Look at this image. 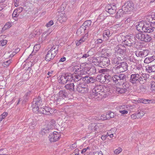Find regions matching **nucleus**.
<instances>
[{"label": "nucleus", "mask_w": 155, "mask_h": 155, "mask_svg": "<svg viewBox=\"0 0 155 155\" xmlns=\"http://www.w3.org/2000/svg\"><path fill=\"white\" fill-rule=\"evenodd\" d=\"M149 77V74L142 73V71L136 72L135 74L131 75L130 82L133 84H136L138 83L143 84L148 81Z\"/></svg>", "instance_id": "f257e3e1"}, {"label": "nucleus", "mask_w": 155, "mask_h": 155, "mask_svg": "<svg viewBox=\"0 0 155 155\" xmlns=\"http://www.w3.org/2000/svg\"><path fill=\"white\" fill-rule=\"evenodd\" d=\"M84 77L78 74H74L71 76V81L73 80L75 84L76 83L77 91L81 93L85 94L87 93L89 91L88 86L85 84H82L78 82L80 81H83Z\"/></svg>", "instance_id": "f03ea898"}, {"label": "nucleus", "mask_w": 155, "mask_h": 155, "mask_svg": "<svg viewBox=\"0 0 155 155\" xmlns=\"http://www.w3.org/2000/svg\"><path fill=\"white\" fill-rule=\"evenodd\" d=\"M137 30L143 31L148 33L153 32L155 33V26L149 27V24L146 22L140 21L137 25Z\"/></svg>", "instance_id": "7ed1b4c3"}, {"label": "nucleus", "mask_w": 155, "mask_h": 155, "mask_svg": "<svg viewBox=\"0 0 155 155\" xmlns=\"http://www.w3.org/2000/svg\"><path fill=\"white\" fill-rule=\"evenodd\" d=\"M102 85H97L92 90V95L93 96H94V97L95 98H99L100 96L102 95L101 94V92L104 91H108L109 88H107L106 87H104Z\"/></svg>", "instance_id": "20e7f679"}, {"label": "nucleus", "mask_w": 155, "mask_h": 155, "mask_svg": "<svg viewBox=\"0 0 155 155\" xmlns=\"http://www.w3.org/2000/svg\"><path fill=\"white\" fill-rule=\"evenodd\" d=\"M128 65L125 62H121L118 65L115 66L112 69V72L117 74L125 72L127 70Z\"/></svg>", "instance_id": "39448f33"}, {"label": "nucleus", "mask_w": 155, "mask_h": 155, "mask_svg": "<svg viewBox=\"0 0 155 155\" xmlns=\"http://www.w3.org/2000/svg\"><path fill=\"white\" fill-rule=\"evenodd\" d=\"M114 53L116 56L119 55V57H123L124 59L126 58L125 56L126 55L125 54L126 49L124 45L120 44L117 45L114 48Z\"/></svg>", "instance_id": "423d86ee"}, {"label": "nucleus", "mask_w": 155, "mask_h": 155, "mask_svg": "<svg viewBox=\"0 0 155 155\" xmlns=\"http://www.w3.org/2000/svg\"><path fill=\"white\" fill-rule=\"evenodd\" d=\"M58 50V46L54 45L48 52L46 55L45 60L49 61L53 59L56 55Z\"/></svg>", "instance_id": "0eeeda50"}, {"label": "nucleus", "mask_w": 155, "mask_h": 155, "mask_svg": "<svg viewBox=\"0 0 155 155\" xmlns=\"http://www.w3.org/2000/svg\"><path fill=\"white\" fill-rule=\"evenodd\" d=\"M42 99L38 96V97L34 99L32 107L33 111L35 113H37L39 110V107L43 105Z\"/></svg>", "instance_id": "6e6552de"}, {"label": "nucleus", "mask_w": 155, "mask_h": 155, "mask_svg": "<svg viewBox=\"0 0 155 155\" xmlns=\"http://www.w3.org/2000/svg\"><path fill=\"white\" fill-rule=\"evenodd\" d=\"M134 5L133 3L130 1L126 2L124 5L122 7V10H123V12H128L133 9Z\"/></svg>", "instance_id": "1a4fd4ad"}, {"label": "nucleus", "mask_w": 155, "mask_h": 155, "mask_svg": "<svg viewBox=\"0 0 155 155\" xmlns=\"http://www.w3.org/2000/svg\"><path fill=\"white\" fill-rule=\"evenodd\" d=\"M135 39L132 36H127L125 37L123 41L124 44L126 45L131 46L135 44Z\"/></svg>", "instance_id": "9d476101"}, {"label": "nucleus", "mask_w": 155, "mask_h": 155, "mask_svg": "<svg viewBox=\"0 0 155 155\" xmlns=\"http://www.w3.org/2000/svg\"><path fill=\"white\" fill-rule=\"evenodd\" d=\"M61 134L59 133L56 131L53 132L49 136V140L51 142H54L58 141L60 138Z\"/></svg>", "instance_id": "9b49d317"}, {"label": "nucleus", "mask_w": 155, "mask_h": 155, "mask_svg": "<svg viewBox=\"0 0 155 155\" xmlns=\"http://www.w3.org/2000/svg\"><path fill=\"white\" fill-rule=\"evenodd\" d=\"M71 76L67 74L62 75L59 79V82L62 84H65L66 83L70 81H71Z\"/></svg>", "instance_id": "f8f14e48"}, {"label": "nucleus", "mask_w": 155, "mask_h": 155, "mask_svg": "<svg viewBox=\"0 0 155 155\" xmlns=\"http://www.w3.org/2000/svg\"><path fill=\"white\" fill-rule=\"evenodd\" d=\"M37 112H39L40 113L43 114L49 115L52 113L53 110L48 107H45L44 108L39 107V110Z\"/></svg>", "instance_id": "ddd939ff"}, {"label": "nucleus", "mask_w": 155, "mask_h": 155, "mask_svg": "<svg viewBox=\"0 0 155 155\" xmlns=\"http://www.w3.org/2000/svg\"><path fill=\"white\" fill-rule=\"evenodd\" d=\"M117 9L116 7L114 5H108L105 8V11L110 14L115 13Z\"/></svg>", "instance_id": "4468645a"}, {"label": "nucleus", "mask_w": 155, "mask_h": 155, "mask_svg": "<svg viewBox=\"0 0 155 155\" xmlns=\"http://www.w3.org/2000/svg\"><path fill=\"white\" fill-rule=\"evenodd\" d=\"M83 81L85 83L87 84L93 83L97 81V78L95 77H89L86 76L84 77Z\"/></svg>", "instance_id": "2eb2a0df"}, {"label": "nucleus", "mask_w": 155, "mask_h": 155, "mask_svg": "<svg viewBox=\"0 0 155 155\" xmlns=\"http://www.w3.org/2000/svg\"><path fill=\"white\" fill-rule=\"evenodd\" d=\"M110 76L109 75H105L104 76L103 75H98L96 78L97 81L100 82L101 83L105 82L106 80H109Z\"/></svg>", "instance_id": "dca6fc26"}, {"label": "nucleus", "mask_w": 155, "mask_h": 155, "mask_svg": "<svg viewBox=\"0 0 155 155\" xmlns=\"http://www.w3.org/2000/svg\"><path fill=\"white\" fill-rule=\"evenodd\" d=\"M110 64V60L109 59L106 57H101L100 65L101 67H105L108 66Z\"/></svg>", "instance_id": "f3484780"}, {"label": "nucleus", "mask_w": 155, "mask_h": 155, "mask_svg": "<svg viewBox=\"0 0 155 155\" xmlns=\"http://www.w3.org/2000/svg\"><path fill=\"white\" fill-rule=\"evenodd\" d=\"M116 58L112 59V64L119 65L120 63V61H123L124 60L123 57H119V55H117Z\"/></svg>", "instance_id": "a211bd4d"}, {"label": "nucleus", "mask_w": 155, "mask_h": 155, "mask_svg": "<svg viewBox=\"0 0 155 155\" xmlns=\"http://www.w3.org/2000/svg\"><path fill=\"white\" fill-rule=\"evenodd\" d=\"M127 77L124 74H121L118 75L119 84L126 81Z\"/></svg>", "instance_id": "6ab92c4d"}, {"label": "nucleus", "mask_w": 155, "mask_h": 155, "mask_svg": "<svg viewBox=\"0 0 155 155\" xmlns=\"http://www.w3.org/2000/svg\"><path fill=\"white\" fill-rule=\"evenodd\" d=\"M146 71L149 73L155 72V65H153L151 66H147L146 67Z\"/></svg>", "instance_id": "aec40b11"}, {"label": "nucleus", "mask_w": 155, "mask_h": 155, "mask_svg": "<svg viewBox=\"0 0 155 155\" xmlns=\"http://www.w3.org/2000/svg\"><path fill=\"white\" fill-rule=\"evenodd\" d=\"M155 60V55H153L151 57L146 58L144 60L145 63L148 64Z\"/></svg>", "instance_id": "412c9836"}, {"label": "nucleus", "mask_w": 155, "mask_h": 155, "mask_svg": "<svg viewBox=\"0 0 155 155\" xmlns=\"http://www.w3.org/2000/svg\"><path fill=\"white\" fill-rule=\"evenodd\" d=\"M112 35V33L110 32L109 30L107 29L104 30L103 33L104 38H106V40L108 39V38Z\"/></svg>", "instance_id": "4be33fe9"}, {"label": "nucleus", "mask_w": 155, "mask_h": 155, "mask_svg": "<svg viewBox=\"0 0 155 155\" xmlns=\"http://www.w3.org/2000/svg\"><path fill=\"white\" fill-rule=\"evenodd\" d=\"M65 87L70 91H74V85L73 83L68 84L65 86Z\"/></svg>", "instance_id": "5701e85b"}, {"label": "nucleus", "mask_w": 155, "mask_h": 155, "mask_svg": "<svg viewBox=\"0 0 155 155\" xmlns=\"http://www.w3.org/2000/svg\"><path fill=\"white\" fill-rule=\"evenodd\" d=\"M138 31H139V30ZM139 31H140L141 32L138 33L136 34L135 35V37L138 39L143 41V37L144 36H143L144 33L143 32H144Z\"/></svg>", "instance_id": "b1692460"}, {"label": "nucleus", "mask_w": 155, "mask_h": 155, "mask_svg": "<svg viewBox=\"0 0 155 155\" xmlns=\"http://www.w3.org/2000/svg\"><path fill=\"white\" fill-rule=\"evenodd\" d=\"M59 96L65 98L68 95V93L65 90H61L59 92Z\"/></svg>", "instance_id": "393cba45"}, {"label": "nucleus", "mask_w": 155, "mask_h": 155, "mask_svg": "<svg viewBox=\"0 0 155 155\" xmlns=\"http://www.w3.org/2000/svg\"><path fill=\"white\" fill-rule=\"evenodd\" d=\"M118 75L115 74L110 78L109 80H112L113 82L117 84H119L118 82ZM109 80V81H110Z\"/></svg>", "instance_id": "a878e982"}, {"label": "nucleus", "mask_w": 155, "mask_h": 155, "mask_svg": "<svg viewBox=\"0 0 155 155\" xmlns=\"http://www.w3.org/2000/svg\"><path fill=\"white\" fill-rule=\"evenodd\" d=\"M143 41L144 42H149L151 41L152 39L151 37L149 35L147 34H143Z\"/></svg>", "instance_id": "bb28decb"}, {"label": "nucleus", "mask_w": 155, "mask_h": 155, "mask_svg": "<svg viewBox=\"0 0 155 155\" xmlns=\"http://www.w3.org/2000/svg\"><path fill=\"white\" fill-rule=\"evenodd\" d=\"M56 103L57 104L61 105L65 103L64 98L58 96V97H57Z\"/></svg>", "instance_id": "cd10ccee"}, {"label": "nucleus", "mask_w": 155, "mask_h": 155, "mask_svg": "<svg viewBox=\"0 0 155 155\" xmlns=\"http://www.w3.org/2000/svg\"><path fill=\"white\" fill-rule=\"evenodd\" d=\"M105 12H103L98 17L97 21L99 20L100 21H101L104 19L106 17L105 15Z\"/></svg>", "instance_id": "c85d7f7f"}, {"label": "nucleus", "mask_w": 155, "mask_h": 155, "mask_svg": "<svg viewBox=\"0 0 155 155\" xmlns=\"http://www.w3.org/2000/svg\"><path fill=\"white\" fill-rule=\"evenodd\" d=\"M88 128L89 130L92 131H96V124L94 123L90 124L88 126Z\"/></svg>", "instance_id": "c756f323"}, {"label": "nucleus", "mask_w": 155, "mask_h": 155, "mask_svg": "<svg viewBox=\"0 0 155 155\" xmlns=\"http://www.w3.org/2000/svg\"><path fill=\"white\" fill-rule=\"evenodd\" d=\"M91 20H87L84 22V23L82 26V27H80V29H81L82 28H83V27H85L86 26H87L88 27H89L91 25Z\"/></svg>", "instance_id": "7c9ffc66"}, {"label": "nucleus", "mask_w": 155, "mask_h": 155, "mask_svg": "<svg viewBox=\"0 0 155 155\" xmlns=\"http://www.w3.org/2000/svg\"><path fill=\"white\" fill-rule=\"evenodd\" d=\"M150 89L152 92H155V78L154 81H152L150 84Z\"/></svg>", "instance_id": "2f4dec72"}, {"label": "nucleus", "mask_w": 155, "mask_h": 155, "mask_svg": "<svg viewBox=\"0 0 155 155\" xmlns=\"http://www.w3.org/2000/svg\"><path fill=\"white\" fill-rule=\"evenodd\" d=\"M116 91L119 94H121L125 93L126 91L122 87H117L116 88Z\"/></svg>", "instance_id": "473e14b6"}, {"label": "nucleus", "mask_w": 155, "mask_h": 155, "mask_svg": "<svg viewBox=\"0 0 155 155\" xmlns=\"http://www.w3.org/2000/svg\"><path fill=\"white\" fill-rule=\"evenodd\" d=\"M104 127V125L100 123H98L96 124V131H98L103 129Z\"/></svg>", "instance_id": "72a5a7b5"}, {"label": "nucleus", "mask_w": 155, "mask_h": 155, "mask_svg": "<svg viewBox=\"0 0 155 155\" xmlns=\"http://www.w3.org/2000/svg\"><path fill=\"white\" fill-rule=\"evenodd\" d=\"M49 130L48 128L42 129L40 131V134L42 135H45L49 132Z\"/></svg>", "instance_id": "f704fd0d"}, {"label": "nucleus", "mask_w": 155, "mask_h": 155, "mask_svg": "<svg viewBox=\"0 0 155 155\" xmlns=\"http://www.w3.org/2000/svg\"><path fill=\"white\" fill-rule=\"evenodd\" d=\"M145 114L144 112L140 110L138 111V113L137 114V118H141Z\"/></svg>", "instance_id": "c9c22d12"}, {"label": "nucleus", "mask_w": 155, "mask_h": 155, "mask_svg": "<svg viewBox=\"0 0 155 155\" xmlns=\"http://www.w3.org/2000/svg\"><path fill=\"white\" fill-rule=\"evenodd\" d=\"M123 10L122 8L120 9L119 11L117 12L116 15V17L119 18L123 16Z\"/></svg>", "instance_id": "e433bc0d"}, {"label": "nucleus", "mask_w": 155, "mask_h": 155, "mask_svg": "<svg viewBox=\"0 0 155 155\" xmlns=\"http://www.w3.org/2000/svg\"><path fill=\"white\" fill-rule=\"evenodd\" d=\"M115 115L114 113L111 112H109L106 115L107 117H105V118H104V119L106 120L108 119L107 118H113L114 117Z\"/></svg>", "instance_id": "4c0bfd02"}, {"label": "nucleus", "mask_w": 155, "mask_h": 155, "mask_svg": "<svg viewBox=\"0 0 155 155\" xmlns=\"http://www.w3.org/2000/svg\"><path fill=\"white\" fill-rule=\"evenodd\" d=\"M11 63V61L10 60H9L6 61H5L3 62V63L2 64V67H6L9 65Z\"/></svg>", "instance_id": "58836bf2"}, {"label": "nucleus", "mask_w": 155, "mask_h": 155, "mask_svg": "<svg viewBox=\"0 0 155 155\" xmlns=\"http://www.w3.org/2000/svg\"><path fill=\"white\" fill-rule=\"evenodd\" d=\"M122 84L123 87L126 91L128 87V85L127 82L126 81L124 82L120 83V84Z\"/></svg>", "instance_id": "ea45409f"}, {"label": "nucleus", "mask_w": 155, "mask_h": 155, "mask_svg": "<svg viewBox=\"0 0 155 155\" xmlns=\"http://www.w3.org/2000/svg\"><path fill=\"white\" fill-rule=\"evenodd\" d=\"M12 26V25L11 23L9 22L7 23L2 28V31H3L6 29L10 28Z\"/></svg>", "instance_id": "a19ab883"}, {"label": "nucleus", "mask_w": 155, "mask_h": 155, "mask_svg": "<svg viewBox=\"0 0 155 155\" xmlns=\"http://www.w3.org/2000/svg\"><path fill=\"white\" fill-rule=\"evenodd\" d=\"M101 58V57L94 58L92 60V62L94 63H98L100 64Z\"/></svg>", "instance_id": "79ce46f5"}, {"label": "nucleus", "mask_w": 155, "mask_h": 155, "mask_svg": "<svg viewBox=\"0 0 155 155\" xmlns=\"http://www.w3.org/2000/svg\"><path fill=\"white\" fill-rule=\"evenodd\" d=\"M141 51L143 57H145L148 55L149 53V51L147 49H145Z\"/></svg>", "instance_id": "37998d69"}, {"label": "nucleus", "mask_w": 155, "mask_h": 155, "mask_svg": "<svg viewBox=\"0 0 155 155\" xmlns=\"http://www.w3.org/2000/svg\"><path fill=\"white\" fill-rule=\"evenodd\" d=\"M90 73L91 74H94L97 73V70L95 67H92L89 69Z\"/></svg>", "instance_id": "c03bdc74"}, {"label": "nucleus", "mask_w": 155, "mask_h": 155, "mask_svg": "<svg viewBox=\"0 0 155 155\" xmlns=\"http://www.w3.org/2000/svg\"><path fill=\"white\" fill-rule=\"evenodd\" d=\"M36 125V122L35 121H33L29 124V128L31 129H33L35 127Z\"/></svg>", "instance_id": "a18cd8bd"}, {"label": "nucleus", "mask_w": 155, "mask_h": 155, "mask_svg": "<svg viewBox=\"0 0 155 155\" xmlns=\"http://www.w3.org/2000/svg\"><path fill=\"white\" fill-rule=\"evenodd\" d=\"M135 54L137 57L140 58L143 57L141 51H136L135 52Z\"/></svg>", "instance_id": "49530a36"}, {"label": "nucleus", "mask_w": 155, "mask_h": 155, "mask_svg": "<svg viewBox=\"0 0 155 155\" xmlns=\"http://www.w3.org/2000/svg\"><path fill=\"white\" fill-rule=\"evenodd\" d=\"M8 41L6 40H1V45L2 47L6 45Z\"/></svg>", "instance_id": "de8ad7c7"}, {"label": "nucleus", "mask_w": 155, "mask_h": 155, "mask_svg": "<svg viewBox=\"0 0 155 155\" xmlns=\"http://www.w3.org/2000/svg\"><path fill=\"white\" fill-rule=\"evenodd\" d=\"M122 151V149L120 147H119L117 149L115 150L114 152L115 154H118L121 152Z\"/></svg>", "instance_id": "09e8293b"}, {"label": "nucleus", "mask_w": 155, "mask_h": 155, "mask_svg": "<svg viewBox=\"0 0 155 155\" xmlns=\"http://www.w3.org/2000/svg\"><path fill=\"white\" fill-rule=\"evenodd\" d=\"M1 84H2V87H1V89H4V87H5L6 83L5 80H2L1 82Z\"/></svg>", "instance_id": "8fccbe9b"}, {"label": "nucleus", "mask_w": 155, "mask_h": 155, "mask_svg": "<svg viewBox=\"0 0 155 155\" xmlns=\"http://www.w3.org/2000/svg\"><path fill=\"white\" fill-rule=\"evenodd\" d=\"M85 39L84 38L79 40V41H78V42L76 43V45L77 46H79L82 42L85 41Z\"/></svg>", "instance_id": "3c124183"}, {"label": "nucleus", "mask_w": 155, "mask_h": 155, "mask_svg": "<svg viewBox=\"0 0 155 155\" xmlns=\"http://www.w3.org/2000/svg\"><path fill=\"white\" fill-rule=\"evenodd\" d=\"M141 91L143 92H145L146 91V87L145 85H142L140 87Z\"/></svg>", "instance_id": "603ef678"}, {"label": "nucleus", "mask_w": 155, "mask_h": 155, "mask_svg": "<svg viewBox=\"0 0 155 155\" xmlns=\"http://www.w3.org/2000/svg\"><path fill=\"white\" fill-rule=\"evenodd\" d=\"M151 101V100H149L148 99H142L141 101L143 104H147L149 103Z\"/></svg>", "instance_id": "864d4df0"}, {"label": "nucleus", "mask_w": 155, "mask_h": 155, "mask_svg": "<svg viewBox=\"0 0 155 155\" xmlns=\"http://www.w3.org/2000/svg\"><path fill=\"white\" fill-rule=\"evenodd\" d=\"M18 15V14L17 13V11L16 10H15L13 12L12 14L13 17H16Z\"/></svg>", "instance_id": "5fc2aeb1"}, {"label": "nucleus", "mask_w": 155, "mask_h": 155, "mask_svg": "<svg viewBox=\"0 0 155 155\" xmlns=\"http://www.w3.org/2000/svg\"><path fill=\"white\" fill-rule=\"evenodd\" d=\"M151 18L152 19V20L150 21L151 23L150 24L151 26L150 27L155 26V18L153 19L152 18Z\"/></svg>", "instance_id": "6e6d98bb"}, {"label": "nucleus", "mask_w": 155, "mask_h": 155, "mask_svg": "<svg viewBox=\"0 0 155 155\" xmlns=\"http://www.w3.org/2000/svg\"><path fill=\"white\" fill-rule=\"evenodd\" d=\"M8 114V113L6 112H4L1 116L2 120H1V121L3 119H4L5 118V117L7 116Z\"/></svg>", "instance_id": "4d7b16f0"}, {"label": "nucleus", "mask_w": 155, "mask_h": 155, "mask_svg": "<svg viewBox=\"0 0 155 155\" xmlns=\"http://www.w3.org/2000/svg\"><path fill=\"white\" fill-rule=\"evenodd\" d=\"M53 24V22L51 20L48 23H47L46 26L48 27L51 26Z\"/></svg>", "instance_id": "13d9d810"}, {"label": "nucleus", "mask_w": 155, "mask_h": 155, "mask_svg": "<svg viewBox=\"0 0 155 155\" xmlns=\"http://www.w3.org/2000/svg\"><path fill=\"white\" fill-rule=\"evenodd\" d=\"M94 155H103L101 151L99 152H95L93 153Z\"/></svg>", "instance_id": "bf43d9fd"}, {"label": "nucleus", "mask_w": 155, "mask_h": 155, "mask_svg": "<svg viewBox=\"0 0 155 155\" xmlns=\"http://www.w3.org/2000/svg\"><path fill=\"white\" fill-rule=\"evenodd\" d=\"M89 56V55L88 53H86L83 55L81 57V58L86 59Z\"/></svg>", "instance_id": "052dcab7"}, {"label": "nucleus", "mask_w": 155, "mask_h": 155, "mask_svg": "<svg viewBox=\"0 0 155 155\" xmlns=\"http://www.w3.org/2000/svg\"><path fill=\"white\" fill-rule=\"evenodd\" d=\"M77 147V145L76 143H74V144L71 145L70 147V148L71 149H73L74 148H75Z\"/></svg>", "instance_id": "680f3d73"}, {"label": "nucleus", "mask_w": 155, "mask_h": 155, "mask_svg": "<svg viewBox=\"0 0 155 155\" xmlns=\"http://www.w3.org/2000/svg\"><path fill=\"white\" fill-rule=\"evenodd\" d=\"M119 112L122 114H127L128 112V111L126 110H120Z\"/></svg>", "instance_id": "e2e57ef3"}, {"label": "nucleus", "mask_w": 155, "mask_h": 155, "mask_svg": "<svg viewBox=\"0 0 155 155\" xmlns=\"http://www.w3.org/2000/svg\"><path fill=\"white\" fill-rule=\"evenodd\" d=\"M131 118L133 119H135L136 118H137V114H134L131 115Z\"/></svg>", "instance_id": "0e129e2a"}, {"label": "nucleus", "mask_w": 155, "mask_h": 155, "mask_svg": "<svg viewBox=\"0 0 155 155\" xmlns=\"http://www.w3.org/2000/svg\"><path fill=\"white\" fill-rule=\"evenodd\" d=\"M23 9V8L20 7L17 8L16 10L18 12V13H20L22 12Z\"/></svg>", "instance_id": "69168bd1"}, {"label": "nucleus", "mask_w": 155, "mask_h": 155, "mask_svg": "<svg viewBox=\"0 0 155 155\" xmlns=\"http://www.w3.org/2000/svg\"><path fill=\"white\" fill-rule=\"evenodd\" d=\"M20 51V48H17L13 52L14 55H15L16 53H18Z\"/></svg>", "instance_id": "338daca9"}, {"label": "nucleus", "mask_w": 155, "mask_h": 155, "mask_svg": "<svg viewBox=\"0 0 155 155\" xmlns=\"http://www.w3.org/2000/svg\"><path fill=\"white\" fill-rule=\"evenodd\" d=\"M128 107H129V106H128V105L125 106V105H123L121 106L120 107V109H125L126 108H127V110H128L127 109V108H128Z\"/></svg>", "instance_id": "774afa93"}]
</instances>
